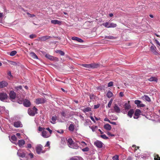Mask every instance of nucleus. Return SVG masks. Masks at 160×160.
Listing matches in <instances>:
<instances>
[{
    "label": "nucleus",
    "instance_id": "f704fd0d",
    "mask_svg": "<svg viewBox=\"0 0 160 160\" xmlns=\"http://www.w3.org/2000/svg\"><path fill=\"white\" fill-rule=\"evenodd\" d=\"M143 98H144V99H145L146 101L150 102L151 101V99L147 95H144L143 97Z\"/></svg>",
    "mask_w": 160,
    "mask_h": 160
},
{
    "label": "nucleus",
    "instance_id": "bb28decb",
    "mask_svg": "<svg viewBox=\"0 0 160 160\" xmlns=\"http://www.w3.org/2000/svg\"><path fill=\"white\" fill-rule=\"evenodd\" d=\"M104 128L105 129L108 131H109L111 129V125L108 124H105L104 126Z\"/></svg>",
    "mask_w": 160,
    "mask_h": 160
},
{
    "label": "nucleus",
    "instance_id": "4c0bfd02",
    "mask_svg": "<svg viewBox=\"0 0 160 160\" xmlns=\"http://www.w3.org/2000/svg\"><path fill=\"white\" fill-rule=\"evenodd\" d=\"M8 62L11 65H13V66H16L17 65V63L11 61H8Z\"/></svg>",
    "mask_w": 160,
    "mask_h": 160
},
{
    "label": "nucleus",
    "instance_id": "412c9836",
    "mask_svg": "<svg viewBox=\"0 0 160 160\" xmlns=\"http://www.w3.org/2000/svg\"><path fill=\"white\" fill-rule=\"evenodd\" d=\"M57 119V117L55 115L52 117L50 120V122L52 124H55L56 123V121Z\"/></svg>",
    "mask_w": 160,
    "mask_h": 160
},
{
    "label": "nucleus",
    "instance_id": "3c124183",
    "mask_svg": "<svg viewBox=\"0 0 160 160\" xmlns=\"http://www.w3.org/2000/svg\"><path fill=\"white\" fill-rule=\"evenodd\" d=\"M36 37V35H35L33 34L30 35L29 36L30 38L31 39L33 38Z\"/></svg>",
    "mask_w": 160,
    "mask_h": 160
},
{
    "label": "nucleus",
    "instance_id": "9b49d317",
    "mask_svg": "<svg viewBox=\"0 0 160 160\" xmlns=\"http://www.w3.org/2000/svg\"><path fill=\"white\" fill-rule=\"evenodd\" d=\"M51 134L47 131L44 130L42 132V136L44 138H47L49 137Z\"/></svg>",
    "mask_w": 160,
    "mask_h": 160
},
{
    "label": "nucleus",
    "instance_id": "864d4df0",
    "mask_svg": "<svg viewBox=\"0 0 160 160\" xmlns=\"http://www.w3.org/2000/svg\"><path fill=\"white\" fill-rule=\"evenodd\" d=\"M45 129L44 128H42L41 127H39L38 128V131H42L44 130Z\"/></svg>",
    "mask_w": 160,
    "mask_h": 160
},
{
    "label": "nucleus",
    "instance_id": "bf43d9fd",
    "mask_svg": "<svg viewBox=\"0 0 160 160\" xmlns=\"http://www.w3.org/2000/svg\"><path fill=\"white\" fill-rule=\"evenodd\" d=\"M27 148H32V145L31 143H28L27 144V146L26 147Z\"/></svg>",
    "mask_w": 160,
    "mask_h": 160
},
{
    "label": "nucleus",
    "instance_id": "c85d7f7f",
    "mask_svg": "<svg viewBox=\"0 0 160 160\" xmlns=\"http://www.w3.org/2000/svg\"><path fill=\"white\" fill-rule=\"evenodd\" d=\"M92 108L90 107H87L85 108L82 111L84 112H88L91 111Z\"/></svg>",
    "mask_w": 160,
    "mask_h": 160
},
{
    "label": "nucleus",
    "instance_id": "4be33fe9",
    "mask_svg": "<svg viewBox=\"0 0 160 160\" xmlns=\"http://www.w3.org/2000/svg\"><path fill=\"white\" fill-rule=\"evenodd\" d=\"M25 143V141L23 139H21L18 140V144L20 147L22 148V147Z\"/></svg>",
    "mask_w": 160,
    "mask_h": 160
},
{
    "label": "nucleus",
    "instance_id": "6ab92c4d",
    "mask_svg": "<svg viewBox=\"0 0 160 160\" xmlns=\"http://www.w3.org/2000/svg\"><path fill=\"white\" fill-rule=\"evenodd\" d=\"M18 156L21 158H24L25 157V153L23 152L21 150H18L17 152Z\"/></svg>",
    "mask_w": 160,
    "mask_h": 160
},
{
    "label": "nucleus",
    "instance_id": "ea45409f",
    "mask_svg": "<svg viewBox=\"0 0 160 160\" xmlns=\"http://www.w3.org/2000/svg\"><path fill=\"white\" fill-rule=\"evenodd\" d=\"M109 23L108 22L103 23L102 25L107 28H109Z\"/></svg>",
    "mask_w": 160,
    "mask_h": 160
},
{
    "label": "nucleus",
    "instance_id": "e2e57ef3",
    "mask_svg": "<svg viewBox=\"0 0 160 160\" xmlns=\"http://www.w3.org/2000/svg\"><path fill=\"white\" fill-rule=\"evenodd\" d=\"M23 101L21 100H19L18 101V102L19 103V104H21L23 103Z\"/></svg>",
    "mask_w": 160,
    "mask_h": 160
},
{
    "label": "nucleus",
    "instance_id": "1a4fd4ad",
    "mask_svg": "<svg viewBox=\"0 0 160 160\" xmlns=\"http://www.w3.org/2000/svg\"><path fill=\"white\" fill-rule=\"evenodd\" d=\"M137 105L138 107H144L145 105L142 103L141 101L139 100H136L134 102Z\"/></svg>",
    "mask_w": 160,
    "mask_h": 160
},
{
    "label": "nucleus",
    "instance_id": "cd10ccee",
    "mask_svg": "<svg viewBox=\"0 0 160 160\" xmlns=\"http://www.w3.org/2000/svg\"><path fill=\"white\" fill-rule=\"evenodd\" d=\"M125 108V110H126L125 112L123 111V113L125 114L126 112H127V111H128L131 108L130 105L128 103H125L124 105Z\"/></svg>",
    "mask_w": 160,
    "mask_h": 160
},
{
    "label": "nucleus",
    "instance_id": "37998d69",
    "mask_svg": "<svg viewBox=\"0 0 160 160\" xmlns=\"http://www.w3.org/2000/svg\"><path fill=\"white\" fill-rule=\"evenodd\" d=\"M82 150L83 152H88L89 151V149L88 147L86 146L85 148L82 149Z\"/></svg>",
    "mask_w": 160,
    "mask_h": 160
},
{
    "label": "nucleus",
    "instance_id": "2eb2a0df",
    "mask_svg": "<svg viewBox=\"0 0 160 160\" xmlns=\"http://www.w3.org/2000/svg\"><path fill=\"white\" fill-rule=\"evenodd\" d=\"M141 113V111L139 109H137L135 112L134 115L133 116V118L134 119H138L139 115Z\"/></svg>",
    "mask_w": 160,
    "mask_h": 160
},
{
    "label": "nucleus",
    "instance_id": "f3484780",
    "mask_svg": "<svg viewBox=\"0 0 160 160\" xmlns=\"http://www.w3.org/2000/svg\"><path fill=\"white\" fill-rule=\"evenodd\" d=\"M8 85V82L5 81L0 82V88H2L7 86Z\"/></svg>",
    "mask_w": 160,
    "mask_h": 160
},
{
    "label": "nucleus",
    "instance_id": "b1692460",
    "mask_svg": "<svg viewBox=\"0 0 160 160\" xmlns=\"http://www.w3.org/2000/svg\"><path fill=\"white\" fill-rule=\"evenodd\" d=\"M51 22L52 23L54 24H58L60 25L61 24V22L58 21L57 20H52L51 21Z\"/></svg>",
    "mask_w": 160,
    "mask_h": 160
},
{
    "label": "nucleus",
    "instance_id": "2f4dec72",
    "mask_svg": "<svg viewBox=\"0 0 160 160\" xmlns=\"http://www.w3.org/2000/svg\"><path fill=\"white\" fill-rule=\"evenodd\" d=\"M30 55L34 59H38V56L33 52H32L30 53Z\"/></svg>",
    "mask_w": 160,
    "mask_h": 160
},
{
    "label": "nucleus",
    "instance_id": "09e8293b",
    "mask_svg": "<svg viewBox=\"0 0 160 160\" xmlns=\"http://www.w3.org/2000/svg\"><path fill=\"white\" fill-rule=\"evenodd\" d=\"M27 14L28 15L29 17H33L35 16V15L34 14H30L29 12H27Z\"/></svg>",
    "mask_w": 160,
    "mask_h": 160
},
{
    "label": "nucleus",
    "instance_id": "58836bf2",
    "mask_svg": "<svg viewBox=\"0 0 160 160\" xmlns=\"http://www.w3.org/2000/svg\"><path fill=\"white\" fill-rule=\"evenodd\" d=\"M17 52L15 50L12 51L10 52L9 55L11 56H13L16 55Z\"/></svg>",
    "mask_w": 160,
    "mask_h": 160
},
{
    "label": "nucleus",
    "instance_id": "f8f14e48",
    "mask_svg": "<svg viewBox=\"0 0 160 160\" xmlns=\"http://www.w3.org/2000/svg\"><path fill=\"white\" fill-rule=\"evenodd\" d=\"M113 108V110H112L113 111H112V112H115L117 113H120V109L117 104H115L114 105Z\"/></svg>",
    "mask_w": 160,
    "mask_h": 160
},
{
    "label": "nucleus",
    "instance_id": "4468645a",
    "mask_svg": "<svg viewBox=\"0 0 160 160\" xmlns=\"http://www.w3.org/2000/svg\"><path fill=\"white\" fill-rule=\"evenodd\" d=\"M45 100L43 98H38L36 99L35 102L36 104H39L45 103Z\"/></svg>",
    "mask_w": 160,
    "mask_h": 160
},
{
    "label": "nucleus",
    "instance_id": "a211bd4d",
    "mask_svg": "<svg viewBox=\"0 0 160 160\" xmlns=\"http://www.w3.org/2000/svg\"><path fill=\"white\" fill-rule=\"evenodd\" d=\"M72 39L73 40H75L78 41V42L82 43L84 41L82 39L79 38L77 37H73L72 38Z\"/></svg>",
    "mask_w": 160,
    "mask_h": 160
},
{
    "label": "nucleus",
    "instance_id": "f257e3e1",
    "mask_svg": "<svg viewBox=\"0 0 160 160\" xmlns=\"http://www.w3.org/2000/svg\"><path fill=\"white\" fill-rule=\"evenodd\" d=\"M68 145L70 148L77 149L79 146L77 142H74L72 139L69 138L67 141Z\"/></svg>",
    "mask_w": 160,
    "mask_h": 160
},
{
    "label": "nucleus",
    "instance_id": "473e14b6",
    "mask_svg": "<svg viewBox=\"0 0 160 160\" xmlns=\"http://www.w3.org/2000/svg\"><path fill=\"white\" fill-rule=\"evenodd\" d=\"M10 140L12 142L15 141L17 140V138L15 135H13L10 138Z\"/></svg>",
    "mask_w": 160,
    "mask_h": 160
},
{
    "label": "nucleus",
    "instance_id": "7ed1b4c3",
    "mask_svg": "<svg viewBox=\"0 0 160 160\" xmlns=\"http://www.w3.org/2000/svg\"><path fill=\"white\" fill-rule=\"evenodd\" d=\"M81 66L87 68H97L98 65L95 63H91L88 64H82Z\"/></svg>",
    "mask_w": 160,
    "mask_h": 160
},
{
    "label": "nucleus",
    "instance_id": "ddd939ff",
    "mask_svg": "<svg viewBox=\"0 0 160 160\" xmlns=\"http://www.w3.org/2000/svg\"><path fill=\"white\" fill-rule=\"evenodd\" d=\"M13 125L16 128H21L22 127V124L20 121H17L13 122Z\"/></svg>",
    "mask_w": 160,
    "mask_h": 160
},
{
    "label": "nucleus",
    "instance_id": "69168bd1",
    "mask_svg": "<svg viewBox=\"0 0 160 160\" xmlns=\"http://www.w3.org/2000/svg\"><path fill=\"white\" fill-rule=\"evenodd\" d=\"M104 121H105L108 122H110V121L107 118H104Z\"/></svg>",
    "mask_w": 160,
    "mask_h": 160
},
{
    "label": "nucleus",
    "instance_id": "72a5a7b5",
    "mask_svg": "<svg viewBox=\"0 0 160 160\" xmlns=\"http://www.w3.org/2000/svg\"><path fill=\"white\" fill-rule=\"evenodd\" d=\"M117 24L112 22L109 23V28H115L117 26Z\"/></svg>",
    "mask_w": 160,
    "mask_h": 160
},
{
    "label": "nucleus",
    "instance_id": "dca6fc26",
    "mask_svg": "<svg viewBox=\"0 0 160 160\" xmlns=\"http://www.w3.org/2000/svg\"><path fill=\"white\" fill-rule=\"evenodd\" d=\"M23 104L25 107H28L30 106L31 103L28 100L25 99L23 101Z\"/></svg>",
    "mask_w": 160,
    "mask_h": 160
},
{
    "label": "nucleus",
    "instance_id": "0e129e2a",
    "mask_svg": "<svg viewBox=\"0 0 160 160\" xmlns=\"http://www.w3.org/2000/svg\"><path fill=\"white\" fill-rule=\"evenodd\" d=\"M109 123L111 124H112L113 125H116V122H109Z\"/></svg>",
    "mask_w": 160,
    "mask_h": 160
},
{
    "label": "nucleus",
    "instance_id": "e433bc0d",
    "mask_svg": "<svg viewBox=\"0 0 160 160\" xmlns=\"http://www.w3.org/2000/svg\"><path fill=\"white\" fill-rule=\"evenodd\" d=\"M56 52L57 53H59L61 56H64V52L62 50H58L56 51Z\"/></svg>",
    "mask_w": 160,
    "mask_h": 160
},
{
    "label": "nucleus",
    "instance_id": "6e6552de",
    "mask_svg": "<svg viewBox=\"0 0 160 160\" xmlns=\"http://www.w3.org/2000/svg\"><path fill=\"white\" fill-rule=\"evenodd\" d=\"M94 145L98 148H101L103 145V143L99 140H97L94 142Z\"/></svg>",
    "mask_w": 160,
    "mask_h": 160
},
{
    "label": "nucleus",
    "instance_id": "aec40b11",
    "mask_svg": "<svg viewBox=\"0 0 160 160\" xmlns=\"http://www.w3.org/2000/svg\"><path fill=\"white\" fill-rule=\"evenodd\" d=\"M9 96L11 99H14L16 97V94L13 91H11L9 93Z\"/></svg>",
    "mask_w": 160,
    "mask_h": 160
},
{
    "label": "nucleus",
    "instance_id": "5fc2aeb1",
    "mask_svg": "<svg viewBox=\"0 0 160 160\" xmlns=\"http://www.w3.org/2000/svg\"><path fill=\"white\" fill-rule=\"evenodd\" d=\"M107 134L108 135H109V136H112V137H113V136H115V135H114V134H111L110 132H107Z\"/></svg>",
    "mask_w": 160,
    "mask_h": 160
},
{
    "label": "nucleus",
    "instance_id": "a19ab883",
    "mask_svg": "<svg viewBox=\"0 0 160 160\" xmlns=\"http://www.w3.org/2000/svg\"><path fill=\"white\" fill-rule=\"evenodd\" d=\"M105 38L110 39H114L115 38V37L112 36H106L105 37Z\"/></svg>",
    "mask_w": 160,
    "mask_h": 160
},
{
    "label": "nucleus",
    "instance_id": "f03ea898",
    "mask_svg": "<svg viewBox=\"0 0 160 160\" xmlns=\"http://www.w3.org/2000/svg\"><path fill=\"white\" fill-rule=\"evenodd\" d=\"M37 109L34 107L32 108L28 109V113L30 116H33L37 113Z\"/></svg>",
    "mask_w": 160,
    "mask_h": 160
},
{
    "label": "nucleus",
    "instance_id": "423d86ee",
    "mask_svg": "<svg viewBox=\"0 0 160 160\" xmlns=\"http://www.w3.org/2000/svg\"><path fill=\"white\" fill-rule=\"evenodd\" d=\"M45 57L49 59L50 60L54 61H58V59L56 57H54L50 55L49 54H46L45 55Z\"/></svg>",
    "mask_w": 160,
    "mask_h": 160
},
{
    "label": "nucleus",
    "instance_id": "c03bdc74",
    "mask_svg": "<svg viewBox=\"0 0 160 160\" xmlns=\"http://www.w3.org/2000/svg\"><path fill=\"white\" fill-rule=\"evenodd\" d=\"M100 137L102 138L105 139H107L108 138L105 134H102L100 136Z\"/></svg>",
    "mask_w": 160,
    "mask_h": 160
},
{
    "label": "nucleus",
    "instance_id": "338daca9",
    "mask_svg": "<svg viewBox=\"0 0 160 160\" xmlns=\"http://www.w3.org/2000/svg\"><path fill=\"white\" fill-rule=\"evenodd\" d=\"M29 155L30 156L31 158H33V154L32 153H30L29 154Z\"/></svg>",
    "mask_w": 160,
    "mask_h": 160
},
{
    "label": "nucleus",
    "instance_id": "7c9ffc66",
    "mask_svg": "<svg viewBox=\"0 0 160 160\" xmlns=\"http://www.w3.org/2000/svg\"><path fill=\"white\" fill-rule=\"evenodd\" d=\"M69 130L71 131H73L74 129V126L73 124H70L68 128Z\"/></svg>",
    "mask_w": 160,
    "mask_h": 160
},
{
    "label": "nucleus",
    "instance_id": "774afa93",
    "mask_svg": "<svg viewBox=\"0 0 160 160\" xmlns=\"http://www.w3.org/2000/svg\"><path fill=\"white\" fill-rule=\"evenodd\" d=\"M132 158L130 156L128 157L127 159V160H132Z\"/></svg>",
    "mask_w": 160,
    "mask_h": 160
},
{
    "label": "nucleus",
    "instance_id": "79ce46f5",
    "mask_svg": "<svg viewBox=\"0 0 160 160\" xmlns=\"http://www.w3.org/2000/svg\"><path fill=\"white\" fill-rule=\"evenodd\" d=\"M155 160H160V157L158 154H155L154 156Z\"/></svg>",
    "mask_w": 160,
    "mask_h": 160
},
{
    "label": "nucleus",
    "instance_id": "a878e982",
    "mask_svg": "<svg viewBox=\"0 0 160 160\" xmlns=\"http://www.w3.org/2000/svg\"><path fill=\"white\" fill-rule=\"evenodd\" d=\"M148 80L150 82H158V79L155 77H151L148 79Z\"/></svg>",
    "mask_w": 160,
    "mask_h": 160
},
{
    "label": "nucleus",
    "instance_id": "603ef678",
    "mask_svg": "<svg viewBox=\"0 0 160 160\" xmlns=\"http://www.w3.org/2000/svg\"><path fill=\"white\" fill-rule=\"evenodd\" d=\"M46 130H48L49 132V133L51 134L52 133V131L49 128H46Z\"/></svg>",
    "mask_w": 160,
    "mask_h": 160
},
{
    "label": "nucleus",
    "instance_id": "13d9d810",
    "mask_svg": "<svg viewBox=\"0 0 160 160\" xmlns=\"http://www.w3.org/2000/svg\"><path fill=\"white\" fill-rule=\"evenodd\" d=\"M15 88L18 90L19 89H22V87L21 86H19L16 87Z\"/></svg>",
    "mask_w": 160,
    "mask_h": 160
},
{
    "label": "nucleus",
    "instance_id": "052dcab7",
    "mask_svg": "<svg viewBox=\"0 0 160 160\" xmlns=\"http://www.w3.org/2000/svg\"><path fill=\"white\" fill-rule=\"evenodd\" d=\"M50 142L49 141H48L47 142L46 145H45V147H49L50 146Z\"/></svg>",
    "mask_w": 160,
    "mask_h": 160
},
{
    "label": "nucleus",
    "instance_id": "39448f33",
    "mask_svg": "<svg viewBox=\"0 0 160 160\" xmlns=\"http://www.w3.org/2000/svg\"><path fill=\"white\" fill-rule=\"evenodd\" d=\"M150 50L155 55H158L159 54V53L157 51L156 47L153 45L152 44L150 47Z\"/></svg>",
    "mask_w": 160,
    "mask_h": 160
},
{
    "label": "nucleus",
    "instance_id": "4d7b16f0",
    "mask_svg": "<svg viewBox=\"0 0 160 160\" xmlns=\"http://www.w3.org/2000/svg\"><path fill=\"white\" fill-rule=\"evenodd\" d=\"M56 132L58 133L61 134H62L63 132V131L62 130H58L56 131Z\"/></svg>",
    "mask_w": 160,
    "mask_h": 160
},
{
    "label": "nucleus",
    "instance_id": "20e7f679",
    "mask_svg": "<svg viewBox=\"0 0 160 160\" xmlns=\"http://www.w3.org/2000/svg\"><path fill=\"white\" fill-rule=\"evenodd\" d=\"M36 151L37 153L38 154L45 152V151L42 150V146L41 145H39L36 147Z\"/></svg>",
    "mask_w": 160,
    "mask_h": 160
},
{
    "label": "nucleus",
    "instance_id": "c756f323",
    "mask_svg": "<svg viewBox=\"0 0 160 160\" xmlns=\"http://www.w3.org/2000/svg\"><path fill=\"white\" fill-rule=\"evenodd\" d=\"M83 160L82 158L80 157H75L71 158L70 160Z\"/></svg>",
    "mask_w": 160,
    "mask_h": 160
},
{
    "label": "nucleus",
    "instance_id": "5701e85b",
    "mask_svg": "<svg viewBox=\"0 0 160 160\" xmlns=\"http://www.w3.org/2000/svg\"><path fill=\"white\" fill-rule=\"evenodd\" d=\"M77 143H78L79 147L82 146V147H86L87 146V143L83 141H81V142H77Z\"/></svg>",
    "mask_w": 160,
    "mask_h": 160
},
{
    "label": "nucleus",
    "instance_id": "c9c22d12",
    "mask_svg": "<svg viewBox=\"0 0 160 160\" xmlns=\"http://www.w3.org/2000/svg\"><path fill=\"white\" fill-rule=\"evenodd\" d=\"M112 93L110 91H109L107 94V96L108 98H111L112 96Z\"/></svg>",
    "mask_w": 160,
    "mask_h": 160
},
{
    "label": "nucleus",
    "instance_id": "8fccbe9b",
    "mask_svg": "<svg viewBox=\"0 0 160 160\" xmlns=\"http://www.w3.org/2000/svg\"><path fill=\"white\" fill-rule=\"evenodd\" d=\"M113 85V82H109L108 84V87H110L112 86Z\"/></svg>",
    "mask_w": 160,
    "mask_h": 160
},
{
    "label": "nucleus",
    "instance_id": "9d476101",
    "mask_svg": "<svg viewBox=\"0 0 160 160\" xmlns=\"http://www.w3.org/2000/svg\"><path fill=\"white\" fill-rule=\"evenodd\" d=\"M51 38V36H45L39 37L38 38V40L41 41H45Z\"/></svg>",
    "mask_w": 160,
    "mask_h": 160
},
{
    "label": "nucleus",
    "instance_id": "0eeeda50",
    "mask_svg": "<svg viewBox=\"0 0 160 160\" xmlns=\"http://www.w3.org/2000/svg\"><path fill=\"white\" fill-rule=\"evenodd\" d=\"M7 95L4 92H0V100L4 101L7 99Z\"/></svg>",
    "mask_w": 160,
    "mask_h": 160
},
{
    "label": "nucleus",
    "instance_id": "a18cd8bd",
    "mask_svg": "<svg viewBox=\"0 0 160 160\" xmlns=\"http://www.w3.org/2000/svg\"><path fill=\"white\" fill-rule=\"evenodd\" d=\"M113 160H119V157L118 155H116L112 157Z\"/></svg>",
    "mask_w": 160,
    "mask_h": 160
},
{
    "label": "nucleus",
    "instance_id": "393cba45",
    "mask_svg": "<svg viewBox=\"0 0 160 160\" xmlns=\"http://www.w3.org/2000/svg\"><path fill=\"white\" fill-rule=\"evenodd\" d=\"M134 112V110L133 109H131L128 111V116L130 118H132V115Z\"/></svg>",
    "mask_w": 160,
    "mask_h": 160
},
{
    "label": "nucleus",
    "instance_id": "6e6d98bb",
    "mask_svg": "<svg viewBox=\"0 0 160 160\" xmlns=\"http://www.w3.org/2000/svg\"><path fill=\"white\" fill-rule=\"evenodd\" d=\"M100 104H97V105H95L94 106V109H97L99 108L100 107Z\"/></svg>",
    "mask_w": 160,
    "mask_h": 160
},
{
    "label": "nucleus",
    "instance_id": "de8ad7c7",
    "mask_svg": "<svg viewBox=\"0 0 160 160\" xmlns=\"http://www.w3.org/2000/svg\"><path fill=\"white\" fill-rule=\"evenodd\" d=\"M112 101H113V100L112 99H111L109 101V102L108 104V107L109 108H110L111 107V105L112 102Z\"/></svg>",
    "mask_w": 160,
    "mask_h": 160
},
{
    "label": "nucleus",
    "instance_id": "680f3d73",
    "mask_svg": "<svg viewBox=\"0 0 160 160\" xmlns=\"http://www.w3.org/2000/svg\"><path fill=\"white\" fill-rule=\"evenodd\" d=\"M61 114L62 115V116L64 117H66V114L65 113V112L63 111L61 112Z\"/></svg>",
    "mask_w": 160,
    "mask_h": 160
},
{
    "label": "nucleus",
    "instance_id": "49530a36",
    "mask_svg": "<svg viewBox=\"0 0 160 160\" xmlns=\"http://www.w3.org/2000/svg\"><path fill=\"white\" fill-rule=\"evenodd\" d=\"M8 78L10 79L12 78L13 76L11 74V71H9L8 73Z\"/></svg>",
    "mask_w": 160,
    "mask_h": 160
}]
</instances>
